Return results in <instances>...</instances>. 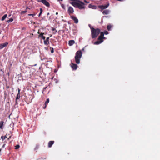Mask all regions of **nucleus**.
<instances>
[{"label": "nucleus", "mask_w": 160, "mask_h": 160, "mask_svg": "<svg viewBox=\"0 0 160 160\" xmlns=\"http://www.w3.org/2000/svg\"><path fill=\"white\" fill-rule=\"evenodd\" d=\"M91 32V37L92 38H96L99 34H100L99 36L98 41L94 42V44L98 45L103 42V39H105L104 37V32H101L100 29L98 28H95L93 27H90Z\"/></svg>", "instance_id": "1"}, {"label": "nucleus", "mask_w": 160, "mask_h": 160, "mask_svg": "<svg viewBox=\"0 0 160 160\" xmlns=\"http://www.w3.org/2000/svg\"><path fill=\"white\" fill-rule=\"evenodd\" d=\"M82 53L81 50L78 51L76 53L75 57V62L77 64L80 63V59L82 57Z\"/></svg>", "instance_id": "2"}, {"label": "nucleus", "mask_w": 160, "mask_h": 160, "mask_svg": "<svg viewBox=\"0 0 160 160\" xmlns=\"http://www.w3.org/2000/svg\"><path fill=\"white\" fill-rule=\"evenodd\" d=\"M76 2H78L77 7L79 9H82L85 8L84 3L79 0H78V1H76Z\"/></svg>", "instance_id": "3"}, {"label": "nucleus", "mask_w": 160, "mask_h": 160, "mask_svg": "<svg viewBox=\"0 0 160 160\" xmlns=\"http://www.w3.org/2000/svg\"><path fill=\"white\" fill-rule=\"evenodd\" d=\"M38 2L42 3L44 5L47 7H50V4L49 3L46 1V0H38Z\"/></svg>", "instance_id": "4"}, {"label": "nucleus", "mask_w": 160, "mask_h": 160, "mask_svg": "<svg viewBox=\"0 0 160 160\" xmlns=\"http://www.w3.org/2000/svg\"><path fill=\"white\" fill-rule=\"evenodd\" d=\"M68 11L69 15L72 14L74 12L73 8L71 6H69L68 7Z\"/></svg>", "instance_id": "5"}, {"label": "nucleus", "mask_w": 160, "mask_h": 160, "mask_svg": "<svg viewBox=\"0 0 160 160\" xmlns=\"http://www.w3.org/2000/svg\"><path fill=\"white\" fill-rule=\"evenodd\" d=\"M109 6V4L108 3L106 5H100L98 6L99 8L102 10L104 9L107 8Z\"/></svg>", "instance_id": "6"}, {"label": "nucleus", "mask_w": 160, "mask_h": 160, "mask_svg": "<svg viewBox=\"0 0 160 160\" xmlns=\"http://www.w3.org/2000/svg\"><path fill=\"white\" fill-rule=\"evenodd\" d=\"M71 18L74 21L75 23H78V20L76 17L72 16L71 17Z\"/></svg>", "instance_id": "7"}, {"label": "nucleus", "mask_w": 160, "mask_h": 160, "mask_svg": "<svg viewBox=\"0 0 160 160\" xmlns=\"http://www.w3.org/2000/svg\"><path fill=\"white\" fill-rule=\"evenodd\" d=\"M71 67L73 70H76L78 68V65L72 63Z\"/></svg>", "instance_id": "8"}, {"label": "nucleus", "mask_w": 160, "mask_h": 160, "mask_svg": "<svg viewBox=\"0 0 160 160\" xmlns=\"http://www.w3.org/2000/svg\"><path fill=\"white\" fill-rule=\"evenodd\" d=\"M8 43L7 42H5L3 43L2 44H0V49H2L6 47L8 45Z\"/></svg>", "instance_id": "9"}, {"label": "nucleus", "mask_w": 160, "mask_h": 160, "mask_svg": "<svg viewBox=\"0 0 160 160\" xmlns=\"http://www.w3.org/2000/svg\"><path fill=\"white\" fill-rule=\"evenodd\" d=\"M49 99L47 98L46 99V100L45 101V103L44 105V106L43 107V108L44 109H45L46 108L47 106V105H48V103H49Z\"/></svg>", "instance_id": "10"}, {"label": "nucleus", "mask_w": 160, "mask_h": 160, "mask_svg": "<svg viewBox=\"0 0 160 160\" xmlns=\"http://www.w3.org/2000/svg\"><path fill=\"white\" fill-rule=\"evenodd\" d=\"M49 37L47 38L46 40H44V43L45 45H48L49 44Z\"/></svg>", "instance_id": "11"}, {"label": "nucleus", "mask_w": 160, "mask_h": 160, "mask_svg": "<svg viewBox=\"0 0 160 160\" xmlns=\"http://www.w3.org/2000/svg\"><path fill=\"white\" fill-rule=\"evenodd\" d=\"M54 141H51L48 142V146L49 148H51L52 145L54 143Z\"/></svg>", "instance_id": "12"}, {"label": "nucleus", "mask_w": 160, "mask_h": 160, "mask_svg": "<svg viewBox=\"0 0 160 160\" xmlns=\"http://www.w3.org/2000/svg\"><path fill=\"white\" fill-rule=\"evenodd\" d=\"M75 2V1H72V2L70 3L74 7H77L78 2Z\"/></svg>", "instance_id": "13"}, {"label": "nucleus", "mask_w": 160, "mask_h": 160, "mask_svg": "<svg viewBox=\"0 0 160 160\" xmlns=\"http://www.w3.org/2000/svg\"><path fill=\"white\" fill-rule=\"evenodd\" d=\"M43 34H44V33H41L39 35V38H41L43 40H45V37L44 36H43Z\"/></svg>", "instance_id": "14"}, {"label": "nucleus", "mask_w": 160, "mask_h": 160, "mask_svg": "<svg viewBox=\"0 0 160 160\" xmlns=\"http://www.w3.org/2000/svg\"><path fill=\"white\" fill-rule=\"evenodd\" d=\"M43 34H44V33H41L39 35V38H41L43 40H45V37L44 36H43Z\"/></svg>", "instance_id": "15"}, {"label": "nucleus", "mask_w": 160, "mask_h": 160, "mask_svg": "<svg viewBox=\"0 0 160 160\" xmlns=\"http://www.w3.org/2000/svg\"><path fill=\"white\" fill-rule=\"evenodd\" d=\"M43 34H44V33H41L39 35V38H41L43 40H45V37L44 36H43Z\"/></svg>", "instance_id": "16"}, {"label": "nucleus", "mask_w": 160, "mask_h": 160, "mask_svg": "<svg viewBox=\"0 0 160 160\" xmlns=\"http://www.w3.org/2000/svg\"><path fill=\"white\" fill-rule=\"evenodd\" d=\"M75 43V41L73 40H71L69 41L68 44L70 46H71Z\"/></svg>", "instance_id": "17"}, {"label": "nucleus", "mask_w": 160, "mask_h": 160, "mask_svg": "<svg viewBox=\"0 0 160 160\" xmlns=\"http://www.w3.org/2000/svg\"><path fill=\"white\" fill-rule=\"evenodd\" d=\"M109 11L108 10H105L102 12V13L103 14L107 15L109 13Z\"/></svg>", "instance_id": "18"}, {"label": "nucleus", "mask_w": 160, "mask_h": 160, "mask_svg": "<svg viewBox=\"0 0 160 160\" xmlns=\"http://www.w3.org/2000/svg\"><path fill=\"white\" fill-rule=\"evenodd\" d=\"M20 94H19V93H18L15 100L16 104H17L18 101L17 100L18 99H19L20 98Z\"/></svg>", "instance_id": "19"}, {"label": "nucleus", "mask_w": 160, "mask_h": 160, "mask_svg": "<svg viewBox=\"0 0 160 160\" xmlns=\"http://www.w3.org/2000/svg\"><path fill=\"white\" fill-rule=\"evenodd\" d=\"M88 7L89 8H92L93 9H96V6H95V5H92L91 4H89V5L88 6Z\"/></svg>", "instance_id": "20"}, {"label": "nucleus", "mask_w": 160, "mask_h": 160, "mask_svg": "<svg viewBox=\"0 0 160 160\" xmlns=\"http://www.w3.org/2000/svg\"><path fill=\"white\" fill-rule=\"evenodd\" d=\"M51 30L53 32V34H55L57 32V31L56 29L52 27L51 28Z\"/></svg>", "instance_id": "21"}, {"label": "nucleus", "mask_w": 160, "mask_h": 160, "mask_svg": "<svg viewBox=\"0 0 160 160\" xmlns=\"http://www.w3.org/2000/svg\"><path fill=\"white\" fill-rule=\"evenodd\" d=\"M3 123H4V122L3 121L0 122V128L1 129H2V128H3L2 127L3 125Z\"/></svg>", "instance_id": "22"}, {"label": "nucleus", "mask_w": 160, "mask_h": 160, "mask_svg": "<svg viewBox=\"0 0 160 160\" xmlns=\"http://www.w3.org/2000/svg\"><path fill=\"white\" fill-rule=\"evenodd\" d=\"M112 27V26L111 25H109L107 26V29L108 31H110L111 30V28Z\"/></svg>", "instance_id": "23"}, {"label": "nucleus", "mask_w": 160, "mask_h": 160, "mask_svg": "<svg viewBox=\"0 0 160 160\" xmlns=\"http://www.w3.org/2000/svg\"><path fill=\"white\" fill-rule=\"evenodd\" d=\"M7 16V14H5L2 18L1 20L2 21L4 20Z\"/></svg>", "instance_id": "24"}, {"label": "nucleus", "mask_w": 160, "mask_h": 160, "mask_svg": "<svg viewBox=\"0 0 160 160\" xmlns=\"http://www.w3.org/2000/svg\"><path fill=\"white\" fill-rule=\"evenodd\" d=\"M7 138V135H5V136H2L1 137V138L3 140H4V139H5L6 138Z\"/></svg>", "instance_id": "25"}, {"label": "nucleus", "mask_w": 160, "mask_h": 160, "mask_svg": "<svg viewBox=\"0 0 160 160\" xmlns=\"http://www.w3.org/2000/svg\"><path fill=\"white\" fill-rule=\"evenodd\" d=\"M40 13L38 15V16L39 17H40L41 14H42V8H40Z\"/></svg>", "instance_id": "26"}, {"label": "nucleus", "mask_w": 160, "mask_h": 160, "mask_svg": "<svg viewBox=\"0 0 160 160\" xmlns=\"http://www.w3.org/2000/svg\"><path fill=\"white\" fill-rule=\"evenodd\" d=\"M39 148V145L37 144L36 145V146L34 148V150H36L38 149Z\"/></svg>", "instance_id": "27"}, {"label": "nucleus", "mask_w": 160, "mask_h": 160, "mask_svg": "<svg viewBox=\"0 0 160 160\" xmlns=\"http://www.w3.org/2000/svg\"><path fill=\"white\" fill-rule=\"evenodd\" d=\"M20 147V146L19 145H17L16 146H15V149H18Z\"/></svg>", "instance_id": "28"}, {"label": "nucleus", "mask_w": 160, "mask_h": 160, "mask_svg": "<svg viewBox=\"0 0 160 160\" xmlns=\"http://www.w3.org/2000/svg\"><path fill=\"white\" fill-rule=\"evenodd\" d=\"M13 21V19L12 18H10L9 20H8L7 22H12Z\"/></svg>", "instance_id": "29"}, {"label": "nucleus", "mask_w": 160, "mask_h": 160, "mask_svg": "<svg viewBox=\"0 0 160 160\" xmlns=\"http://www.w3.org/2000/svg\"><path fill=\"white\" fill-rule=\"evenodd\" d=\"M61 7H62L64 9H65V5L64 4H61Z\"/></svg>", "instance_id": "30"}, {"label": "nucleus", "mask_w": 160, "mask_h": 160, "mask_svg": "<svg viewBox=\"0 0 160 160\" xmlns=\"http://www.w3.org/2000/svg\"><path fill=\"white\" fill-rule=\"evenodd\" d=\"M27 11L26 10L25 11H22L21 12V14H24L26 12H27Z\"/></svg>", "instance_id": "31"}, {"label": "nucleus", "mask_w": 160, "mask_h": 160, "mask_svg": "<svg viewBox=\"0 0 160 160\" xmlns=\"http://www.w3.org/2000/svg\"><path fill=\"white\" fill-rule=\"evenodd\" d=\"M36 14L34 13V14H28V16H32V17H34V16H35V15Z\"/></svg>", "instance_id": "32"}, {"label": "nucleus", "mask_w": 160, "mask_h": 160, "mask_svg": "<svg viewBox=\"0 0 160 160\" xmlns=\"http://www.w3.org/2000/svg\"><path fill=\"white\" fill-rule=\"evenodd\" d=\"M104 32V34H105L106 35L108 34V32L107 31H105Z\"/></svg>", "instance_id": "33"}, {"label": "nucleus", "mask_w": 160, "mask_h": 160, "mask_svg": "<svg viewBox=\"0 0 160 160\" xmlns=\"http://www.w3.org/2000/svg\"><path fill=\"white\" fill-rule=\"evenodd\" d=\"M51 48V52L52 53H53L54 52V49L53 48Z\"/></svg>", "instance_id": "34"}, {"label": "nucleus", "mask_w": 160, "mask_h": 160, "mask_svg": "<svg viewBox=\"0 0 160 160\" xmlns=\"http://www.w3.org/2000/svg\"><path fill=\"white\" fill-rule=\"evenodd\" d=\"M20 89H19V88H18V93H19V94H20Z\"/></svg>", "instance_id": "35"}, {"label": "nucleus", "mask_w": 160, "mask_h": 160, "mask_svg": "<svg viewBox=\"0 0 160 160\" xmlns=\"http://www.w3.org/2000/svg\"><path fill=\"white\" fill-rule=\"evenodd\" d=\"M47 87H46L43 88L42 92L47 88Z\"/></svg>", "instance_id": "36"}, {"label": "nucleus", "mask_w": 160, "mask_h": 160, "mask_svg": "<svg viewBox=\"0 0 160 160\" xmlns=\"http://www.w3.org/2000/svg\"><path fill=\"white\" fill-rule=\"evenodd\" d=\"M84 2H85V3H88V2L87 1H86L85 0H84Z\"/></svg>", "instance_id": "37"}, {"label": "nucleus", "mask_w": 160, "mask_h": 160, "mask_svg": "<svg viewBox=\"0 0 160 160\" xmlns=\"http://www.w3.org/2000/svg\"><path fill=\"white\" fill-rule=\"evenodd\" d=\"M118 1H121V2H122V1H123L124 0H117Z\"/></svg>", "instance_id": "38"}, {"label": "nucleus", "mask_w": 160, "mask_h": 160, "mask_svg": "<svg viewBox=\"0 0 160 160\" xmlns=\"http://www.w3.org/2000/svg\"><path fill=\"white\" fill-rule=\"evenodd\" d=\"M89 27H90H90H92L91 26V25H90V24H89Z\"/></svg>", "instance_id": "39"}, {"label": "nucleus", "mask_w": 160, "mask_h": 160, "mask_svg": "<svg viewBox=\"0 0 160 160\" xmlns=\"http://www.w3.org/2000/svg\"><path fill=\"white\" fill-rule=\"evenodd\" d=\"M5 144H3V146H2V148H4V147H5Z\"/></svg>", "instance_id": "40"}, {"label": "nucleus", "mask_w": 160, "mask_h": 160, "mask_svg": "<svg viewBox=\"0 0 160 160\" xmlns=\"http://www.w3.org/2000/svg\"><path fill=\"white\" fill-rule=\"evenodd\" d=\"M58 2L62 1L63 0H57Z\"/></svg>", "instance_id": "41"}, {"label": "nucleus", "mask_w": 160, "mask_h": 160, "mask_svg": "<svg viewBox=\"0 0 160 160\" xmlns=\"http://www.w3.org/2000/svg\"><path fill=\"white\" fill-rule=\"evenodd\" d=\"M49 14H50V13H49V12L48 13H47V15H49Z\"/></svg>", "instance_id": "42"}, {"label": "nucleus", "mask_w": 160, "mask_h": 160, "mask_svg": "<svg viewBox=\"0 0 160 160\" xmlns=\"http://www.w3.org/2000/svg\"><path fill=\"white\" fill-rule=\"evenodd\" d=\"M58 12H56V15H58Z\"/></svg>", "instance_id": "43"}, {"label": "nucleus", "mask_w": 160, "mask_h": 160, "mask_svg": "<svg viewBox=\"0 0 160 160\" xmlns=\"http://www.w3.org/2000/svg\"><path fill=\"white\" fill-rule=\"evenodd\" d=\"M11 136H10V137H9V138H8V139H9V138H11Z\"/></svg>", "instance_id": "44"}, {"label": "nucleus", "mask_w": 160, "mask_h": 160, "mask_svg": "<svg viewBox=\"0 0 160 160\" xmlns=\"http://www.w3.org/2000/svg\"><path fill=\"white\" fill-rule=\"evenodd\" d=\"M38 34H39V31H38Z\"/></svg>", "instance_id": "45"}, {"label": "nucleus", "mask_w": 160, "mask_h": 160, "mask_svg": "<svg viewBox=\"0 0 160 160\" xmlns=\"http://www.w3.org/2000/svg\"><path fill=\"white\" fill-rule=\"evenodd\" d=\"M84 50V49H83H83H82V51H83V50Z\"/></svg>", "instance_id": "46"}, {"label": "nucleus", "mask_w": 160, "mask_h": 160, "mask_svg": "<svg viewBox=\"0 0 160 160\" xmlns=\"http://www.w3.org/2000/svg\"><path fill=\"white\" fill-rule=\"evenodd\" d=\"M36 64H35L34 66H36Z\"/></svg>", "instance_id": "47"}]
</instances>
